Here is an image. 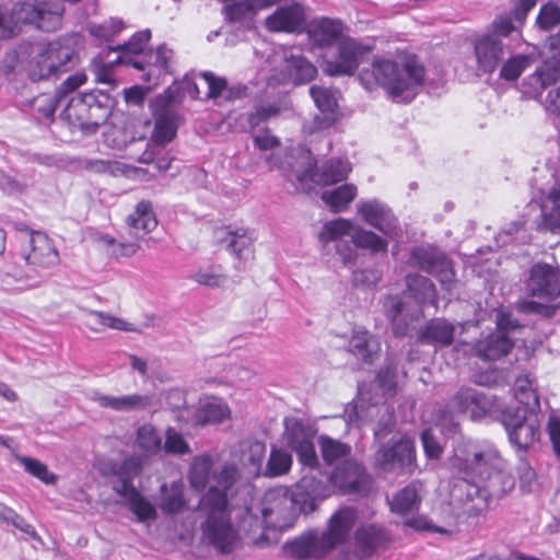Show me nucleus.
I'll return each mask as SVG.
<instances>
[{"label": "nucleus", "mask_w": 560, "mask_h": 560, "mask_svg": "<svg viewBox=\"0 0 560 560\" xmlns=\"http://www.w3.org/2000/svg\"><path fill=\"white\" fill-rule=\"evenodd\" d=\"M236 478L237 470L234 466L224 467L213 476L215 483L209 487L198 504L207 517L201 525L202 534L221 553L231 552L237 541V533L228 510L229 490L236 482Z\"/></svg>", "instance_id": "obj_1"}, {"label": "nucleus", "mask_w": 560, "mask_h": 560, "mask_svg": "<svg viewBox=\"0 0 560 560\" xmlns=\"http://www.w3.org/2000/svg\"><path fill=\"white\" fill-rule=\"evenodd\" d=\"M424 79L425 67L413 54L406 55L401 65L393 59L375 57L371 67L359 73V81L366 91L383 88L393 98L421 86Z\"/></svg>", "instance_id": "obj_2"}, {"label": "nucleus", "mask_w": 560, "mask_h": 560, "mask_svg": "<svg viewBox=\"0 0 560 560\" xmlns=\"http://www.w3.org/2000/svg\"><path fill=\"white\" fill-rule=\"evenodd\" d=\"M515 480L511 474L498 468L490 471L482 485L467 478L458 479L452 495L458 501L462 513L467 517L483 516L492 497H501L514 488Z\"/></svg>", "instance_id": "obj_3"}, {"label": "nucleus", "mask_w": 560, "mask_h": 560, "mask_svg": "<svg viewBox=\"0 0 560 560\" xmlns=\"http://www.w3.org/2000/svg\"><path fill=\"white\" fill-rule=\"evenodd\" d=\"M79 62L74 47L66 39H56L43 45L27 63V75L38 82L59 77L72 70Z\"/></svg>", "instance_id": "obj_4"}, {"label": "nucleus", "mask_w": 560, "mask_h": 560, "mask_svg": "<svg viewBox=\"0 0 560 560\" xmlns=\"http://www.w3.org/2000/svg\"><path fill=\"white\" fill-rule=\"evenodd\" d=\"M408 265L433 276L443 290L451 291L456 284V272L452 259L436 246L427 244L412 247Z\"/></svg>", "instance_id": "obj_5"}, {"label": "nucleus", "mask_w": 560, "mask_h": 560, "mask_svg": "<svg viewBox=\"0 0 560 560\" xmlns=\"http://www.w3.org/2000/svg\"><path fill=\"white\" fill-rule=\"evenodd\" d=\"M61 22V14L47 9V3L26 0L15 3L9 11L10 38L18 35L24 25H35L38 30L55 31Z\"/></svg>", "instance_id": "obj_6"}, {"label": "nucleus", "mask_w": 560, "mask_h": 560, "mask_svg": "<svg viewBox=\"0 0 560 560\" xmlns=\"http://www.w3.org/2000/svg\"><path fill=\"white\" fill-rule=\"evenodd\" d=\"M510 442L518 450L527 451L540 441V423L537 415H527L523 407H506L501 412Z\"/></svg>", "instance_id": "obj_7"}, {"label": "nucleus", "mask_w": 560, "mask_h": 560, "mask_svg": "<svg viewBox=\"0 0 560 560\" xmlns=\"http://www.w3.org/2000/svg\"><path fill=\"white\" fill-rule=\"evenodd\" d=\"M329 483L342 495L366 494L372 485V476L357 459H345L331 470Z\"/></svg>", "instance_id": "obj_8"}, {"label": "nucleus", "mask_w": 560, "mask_h": 560, "mask_svg": "<svg viewBox=\"0 0 560 560\" xmlns=\"http://www.w3.org/2000/svg\"><path fill=\"white\" fill-rule=\"evenodd\" d=\"M415 462V443L406 435L399 438L393 436L386 443L382 444L374 454L375 468L385 471L398 467L400 469H407L408 472L411 474L413 471Z\"/></svg>", "instance_id": "obj_9"}, {"label": "nucleus", "mask_w": 560, "mask_h": 560, "mask_svg": "<svg viewBox=\"0 0 560 560\" xmlns=\"http://www.w3.org/2000/svg\"><path fill=\"white\" fill-rule=\"evenodd\" d=\"M65 115L73 126L92 131L107 120L109 110L90 94L71 98Z\"/></svg>", "instance_id": "obj_10"}, {"label": "nucleus", "mask_w": 560, "mask_h": 560, "mask_svg": "<svg viewBox=\"0 0 560 560\" xmlns=\"http://www.w3.org/2000/svg\"><path fill=\"white\" fill-rule=\"evenodd\" d=\"M291 489L279 486L266 491L262 498L261 515L267 526L283 528L294 520Z\"/></svg>", "instance_id": "obj_11"}, {"label": "nucleus", "mask_w": 560, "mask_h": 560, "mask_svg": "<svg viewBox=\"0 0 560 560\" xmlns=\"http://www.w3.org/2000/svg\"><path fill=\"white\" fill-rule=\"evenodd\" d=\"M493 407V397L470 386H460L448 401L453 413L468 417L472 421L487 417Z\"/></svg>", "instance_id": "obj_12"}, {"label": "nucleus", "mask_w": 560, "mask_h": 560, "mask_svg": "<svg viewBox=\"0 0 560 560\" xmlns=\"http://www.w3.org/2000/svg\"><path fill=\"white\" fill-rule=\"evenodd\" d=\"M173 58V50L166 45H160L155 50H149L143 59H135L126 55H119L116 62H126L140 71H143L142 81L156 84L161 77L171 74L170 62Z\"/></svg>", "instance_id": "obj_13"}, {"label": "nucleus", "mask_w": 560, "mask_h": 560, "mask_svg": "<svg viewBox=\"0 0 560 560\" xmlns=\"http://www.w3.org/2000/svg\"><path fill=\"white\" fill-rule=\"evenodd\" d=\"M529 296L552 302L560 296V269L546 262H537L529 270L526 281Z\"/></svg>", "instance_id": "obj_14"}, {"label": "nucleus", "mask_w": 560, "mask_h": 560, "mask_svg": "<svg viewBox=\"0 0 560 560\" xmlns=\"http://www.w3.org/2000/svg\"><path fill=\"white\" fill-rule=\"evenodd\" d=\"M22 257L34 271L50 269L59 264V253L54 241L40 231L31 232Z\"/></svg>", "instance_id": "obj_15"}, {"label": "nucleus", "mask_w": 560, "mask_h": 560, "mask_svg": "<svg viewBox=\"0 0 560 560\" xmlns=\"http://www.w3.org/2000/svg\"><path fill=\"white\" fill-rule=\"evenodd\" d=\"M372 50V46L363 45L354 38L345 37L338 43L335 60L326 63L329 75H352L359 68L363 56Z\"/></svg>", "instance_id": "obj_16"}, {"label": "nucleus", "mask_w": 560, "mask_h": 560, "mask_svg": "<svg viewBox=\"0 0 560 560\" xmlns=\"http://www.w3.org/2000/svg\"><path fill=\"white\" fill-rule=\"evenodd\" d=\"M471 46L476 68L483 74H492L504 59V44L495 34H477Z\"/></svg>", "instance_id": "obj_17"}, {"label": "nucleus", "mask_w": 560, "mask_h": 560, "mask_svg": "<svg viewBox=\"0 0 560 560\" xmlns=\"http://www.w3.org/2000/svg\"><path fill=\"white\" fill-rule=\"evenodd\" d=\"M351 167L340 159H329L316 172V161L313 162L302 174L296 177L298 189L306 191L304 182L310 180L320 186L336 185L348 178Z\"/></svg>", "instance_id": "obj_18"}, {"label": "nucleus", "mask_w": 560, "mask_h": 560, "mask_svg": "<svg viewBox=\"0 0 560 560\" xmlns=\"http://www.w3.org/2000/svg\"><path fill=\"white\" fill-rule=\"evenodd\" d=\"M358 518L353 506L338 509L329 518L326 530L320 535L328 551L346 542Z\"/></svg>", "instance_id": "obj_19"}, {"label": "nucleus", "mask_w": 560, "mask_h": 560, "mask_svg": "<svg viewBox=\"0 0 560 560\" xmlns=\"http://www.w3.org/2000/svg\"><path fill=\"white\" fill-rule=\"evenodd\" d=\"M305 16L299 3L278 8L265 20V26L273 33H294L303 28Z\"/></svg>", "instance_id": "obj_20"}, {"label": "nucleus", "mask_w": 560, "mask_h": 560, "mask_svg": "<svg viewBox=\"0 0 560 560\" xmlns=\"http://www.w3.org/2000/svg\"><path fill=\"white\" fill-rule=\"evenodd\" d=\"M387 540L386 532L375 525L360 527L355 532L353 553H345L343 560H364L370 558Z\"/></svg>", "instance_id": "obj_21"}, {"label": "nucleus", "mask_w": 560, "mask_h": 560, "mask_svg": "<svg viewBox=\"0 0 560 560\" xmlns=\"http://www.w3.org/2000/svg\"><path fill=\"white\" fill-rule=\"evenodd\" d=\"M358 213L364 222L385 235H392L397 229V219L392 211L375 200L362 201L358 205Z\"/></svg>", "instance_id": "obj_22"}, {"label": "nucleus", "mask_w": 560, "mask_h": 560, "mask_svg": "<svg viewBox=\"0 0 560 560\" xmlns=\"http://www.w3.org/2000/svg\"><path fill=\"white\" fill-rule=\"evenodd\" d=\"M284 551L291 558L304 560L310 558H319L329 552L325 548L320 535L315 532L305 533L284 544Z\"/></svg>", "instance_id": "obj_23"}, {"label": "nucleus", "mask_w": 560, "mask_h": 560, "mask_svg": "<svg viewBox=\"0 0 560 560\" xmlns=\"http://www.w3.org/2000/svg\"><path fill=\"white\" fill-rule=\"evenodd\" d=\"M288 445L293 450L299 462L310 468H316L319 464L314 445V434L303 425L294 427L288 439Z\"/></svg>", "instance_id": "obj_24"}, {"label": "nucleus", "mask_w": 560, "mask_h": 560, "mask_svg": "<svg viewBox=\"0 0 560 560\" xmlns=\"http://www.w3.org/2000/svg\"><path fill=\"white\" fill-rule=\"evenodd\" d=\"M514 348L513 340L503 331H493L475 345L476 355L483 361H497Z\"/></svg>", "instance_id": "obj_25"}, {"label": "nucleus", "mask_w": 560, "mask_h": 560, "mask_svg": "<svg viewBox=\"0 0 560 560\" xmlns=\"http://www.w3.org/2000/svg\"><path fill=\"white\" fill-rule=\"evenodd\" d=\"M349 352L364 363L372 364L380 357L381 342L365 328L353 329L349 340Z\"/></svg>", "instance_id": "obj_26"}, {"label": "nucleus", "mask_w": 560, "mask_h": 560, "mask_svg": "<svg viewBox=\"0 0 560 560\" xmlns=\"http://www.w3.org/2000/svg\"><path fill=\"white\" fill-rule=\"evenodd\" d=\"M213 237L218 243H228V249L240 259L244 252L253 253V237L247 229H232L231 225L218 226L213 230Z\"/></svg>", "instance_id": "obj_27"}, {"label": "nucleus", "mask_w": 560, "mask_h": 560, "mask_svg": "<svg viewBox=\"0 0 560 560\" xmlns=\"http://www.w3.org/2000/svg\"><path fill=\"white\" fill-rule=\"evenodd\" d=\"M405 294L418 305L423 306L429 302H436V288L431 279L417 272H410L405 277Z\"/></svg>", "instance_id": "obj_28"}, {"label": "nucleus", "mask_w": 560, "mask_h": 560, "mask_svg": "<svg viewBox=\"0 0 560 560\" xmlns=\"http://www.w3.org/2000/svg\"><path fill=\"white\" fill-rule=\"evenodd\" d=\"M455 326L443 318H433L420 330L418 339L422 343L448 347L454 341Z\"/></svg>", "instance_id": "obj_29"}, {"label": "nucleus", "mask_w": 560, "mask_h": 560, "mask_svg": "<svg viewBox=\"0 0 560 560\" xmlns=\"http://www.w3.org/2000/svg\"><path fill=\"white\" fill-rule=\"evenodd\" d=\"M126 224L136 232L138 237L152 232L158 225L152 202L150 200L139 201L135 211L126 218Z\"/></svg>", "instance_id": "obj_30"}, {"label": "nucleus", "mask_w": 560, "mask_h": 560, "mask_svg": "<svg viewBox=\"0 0 560 560\" xmlns=\"http://www.w3.org/2000/svg\"><path fill=\"white\" fill-rule=\"evenodd\" d=\"M179 116L175 110L165 108L158 112L154 116V129L151 140L165 145L172 142L178 129Z\"/></svg>", "instance_id": "obj_31"}, {"label": "nucleus", "mask_w": 560, "mask_h": 560, "mask_svg": "<svg viewBox=\"0 0 560 560\" xmlns=\"http://www.w3.org/2000/svg\"><path fill=\"white\" fill-rule=\"evenodd\" d=\"M94 400L103 408H108L115 411H133L145 409L150 405L148 396L140 394H131L124 396H109L96 393Z\"/></svg>", "instance_id": "obj_32"}, {"label": "nucleus", "mask_w": 560, "mask_h": 560, "mask_svg": "<svg viewBox=\"0 0 560 560\" xmlns=\"http://www.w3.org/2000/svg\"><path fill=\"white\" fill-rule=\"evenodd\" d=\"M213 462L212 458L208 455L197 456L194 458L190 464L188 480L190 487L196 491H203L206 486L209 483L210 478L212 480L213 486L215 481L213 480V476L220 472L224 466L220 470H215L212 472ZM229 465H225L228 467Z\"/></svg>", "instance_id": "obj_33"}, {"label": "nucleus", "mask_w": 560, "mask_h": 560, "mask_svg": "<svg viewBox=\"0 0 560 560\" xmlns=\"http://www.w3.org/2000/svg\"><path fill=\"white\" fill-rule=\"evenodd\" d=\"M185 487L182 480L171 482V485L163 483L161 486V501L159 508L166 515H174L179 513L187 504Z\"/></svg>", "instance_id": "obj_34"}, {"label": "nucleus", "mask_w": 560, "mask_h": 560, "mask_svg": "<svg viewBox=\"0 0 560 560\" xmlns=\"http://www.w3.org/2000/svg\"><path fill=\"white\" fill-rule=\"evenodd\" d=\"M499 458L491 452H475L471 458L466 459L462 468L469 477H477L481 482L488 478L490 471H495Z\"/></svg>", "instance_id": "obj_35"}, {"label": "nucleus", "mask_w": 560, "mask_h": 560, "mask_svg": "<svg viewBox=\"0 0 560 560\" xmlns=\"http://www.w3.org/2000/svg\"><path fill=\"white\" fill-rule=\"evenodd\" d=\"M357 194L358 188L355 185L343 184L335 189L323 191L320 199L329 207L331 212L338 213L348 209Z\"/></svg>", "instance_id": "obj_36"}, {"label": "nucleus", "mask_w": 560, "mask_h": 560, "mask_svg": "<svg viewBox=\"0 0 560 560\" xmlns=\"http://www.w3.org/2000/svg\"><path fill=\"white\" fill-rule=\"evenodd\" d=\"M343 32V24L340 21L323 18L311 31V36L319 46H331L339 43Z\"/></svg>", "instance_id": "obj_37"}, {"label": "nucleus", "mask_w": 560, "mask_h": 560, "mask_svg": "<svg viewBox=\"0 0 560 560\" xmlns=\"http://www.w3.org/2000/svg\"><path fill=\"white\" fill-rule=\"evenodd\" d=\"M90 317L92 323H88V326L93 331L109 328L119 331L138 332L140 331L133 323L127 322L124 318L117 317L109 313L102 311H90Z\"/></svg>", "instance_id": "obj_38"}, {"label": "nucleus", "mask_w": 560, "mask_h": 560, "mask_svg": "<svg viewBox=\"0 0 560 560\" xmlns=\"http://www.w3.org/2000/svg\"><path fill=\"white\" fill-rule=\"evenodd\" d=\"M285 69L296 85L311 82L318 73L317 68L301 55L288 57L285 59Z\"/></svg>", "instance_id": "obj_39"}, {"label": "nucleus", "mask_w": 560, "mask_h": 560, "mask_svg": "<svg viewBox=\"0 0 560 560\" xmlns=\"http://www.w3.org/2000/svg\"><path fill=\"white\" fill-rule=\"evenodd\" d=\"M318 444L323 460L328 466H331L340 459H349L348 457L352 452L350 444L328 435H320L318 438Z\"/></svg>", "instance_id": "obj_40"}, {"label": "nucleus", "mask_w": 560, "mask_h": 560, "mask_svg": "<svg viewBox=\"0 0 560 560\" xmlns=\"http://www.w3.org/2000/svg\"><path fill=\"white\" fill-rule=\"evenodd\" d=\"M546 200L551 203V208H542L541 212V225L546 231L551 233L560 232V185L552 186L547 196Z\"/></svg>", "instance_id": "obj_41"}, {"label": "nucleus", "mask_w": 560, "mask_h": 560, "mask_svg": "<svg viewBox=\"0 0 560 560\" xmlns=\"http://www.w3.org/2000/svg\"><path fill=\"white\" fill-rule=\"evenodd\" d=\"M310 96L320 113L339 114L337 90L314 84L310 88Z\"/></svg>", "instance_id": "obj_42"}, {"label": "nucleus", "mask_w": 560, "mask_h": 560, "mask_svg": "<svg viewBox=\"0 0 560 560\" xmlns=\"http://www.w3.org/2000/svg\"><path fill=\"white\" fill-rule=\"evenodd\" d=\"M135 444L142 453L153 455L160 452L162 439L152 424L145 423L138 428Z\"/></svg>", "instance_id": "obj_43"}, {"label": "nucleus", "mask_w": 560, "mask_h": 560, "mask_svg": "<svg viewBox=\"0 0 560 560\" xmlns=\"http://www.w3.org/2000/svg\"><path fill=\"white\" fill-rule=\"evenodd\" d=\"M259 11L255 0H241L226 4L223 8V15L229 23H241L253 19Z\"/></svg>", "instance_id": "obj_44"}, {"label": "nucleus", "mask_w": 560, "mask_h": 560, "mask_svg": "<svg viewBox=\"0 0 560 560\" xmlns=\"http://www.w3.org/2000/svg\"><path fill=\"white\" fill-rule=\"evenodd\" d=\"M292 455L281 447L272 446L266 465L267 477H279L288 474L292 467Z\"/></svg>", "instance_id": "obj_45"}, {"label": "nucleus", "mask_w": 560, "mask_h": 560, "mask_svg": "<svg viewBox=\"0 0 560 560\" xmlns=\"http://www.w3.org/2000/svg\"><path fill=\"white\" fill-rule=\"evenodd\" d=\"M231 415L225 404L209 402L201 406L195 413L194 420L199 425L220 423Z\"/></svg>", "instance_id": "obj_46"}, {"label": "nucleus", "mask_w": 560, "mask_h": 560, "mask_svg": "<svg viewBox=\"0 0 560 560\" xmlns=\"http://www.w3.org/2000/svg\"><path fill=\"white\" fill-rule=\"evenodd\" d=\"M151 39L150 31L138 32L124 45H118L110 50L120 51V55L132 57L135 59H143L147 50V45Z\"/></svg>", "instance_id": "obj_47"}, {"label": "nucleus", "mask_w": 560, "mask_h": 560, "mask_svg": "<svg viewBox=\"0 0 560 560\" xmlns=\"http://www.w3.org/2000/svg\"><path fill=\"white\" fill-rule=\"evenodd\" d=\"M420 500L418 498L417 489L412 486H406L399 490L389 502L390 510L399 515H406L411 512Z\"/></svg>", "instance_id": "obj_48"}, {"label": "nucleus", "mask_w": 560, "mask_h": 560, "mask_svg": "<svg viewBox=\"0 0 560 560\" xmlns=\"http://www.w3.org/2000/svg\"><path fill=\"white\" fill-rule=\"evenodd\" d=\"M352 242L357 247L368 249L371 253H387L388 242L376 233L364 229H358L352 235Z\"/></svg>", "instance_id": "obj_49"}, {"label": "nucleus", "mask_w": 560, "mask_h": 560, "mask_svg": "<svg viewBox=\"0 0 560 560\" xmlns=\"http://www.w3.org/2000/svg\"><path fill=\"white\" fill-rule=\"evenodd\" d=\"M529 65L530 57L527 55L511 56L502 63L499 77L509 82L516 81Z\"/></svg>", "instance_id": "obj_50"}, {"label": "nucleus", "mask_w": 560, "mask_h": 560, "mask_svg": "<svg viewBox=\"0 0 560 560\" xmlns=\"http://www.w3.org/2000/svg\"><path fill=\"white\" fill-rule=\"evenodd\" d=\"M352 228V222L350 220L343 218L335 219L323 225L318 234V238L322 243L327 244L348 235Z\"/></svg>", "instance_id": "obj_51"}, {"label": "nucleus", "mask_w": 560, "mask_h": 560, "mask_svg": "<svg viewBox=\"0 0 560 560\" xmlns=\"http://www.w3.org/2000/svg\"><path fill=\"white\" fill-rule=\"evenodd\" d=\"M18 460L26 472L37 478L42 482L46 485H52L57 481V476L49 471L47 465L40 460L27 456H19Z\"/></svg>", "instance_id": "obj_52"}, {"label": "nucleus", "mask_w": 560, "mask_h": 560, "mask_svg": "<svg viewBox=\"0 0 560 560\" xmlns=\"http://www.w3.org/2000/svg\"><path fill=\"white\" fill-rule=\"evenodd\" d=\"M517 311L524 314H537L545 318H551L556 315L557 310L559 308L558 304L540 303L534 300H522L517 302L516 306Z\"/></svg>", "instance_id": "obj_53"}, {"label": "nucleus", "mask_w": 560, "mask_h": 560, "mask_svg": "<svg viewBox=\"0 0 560 560\" xmlns=\"http://www.w3.org/2000/svg\"><path fill=\"white\" fill-rule=\"evenodd\" d=\"M281 112V106L276 103L257 106L252 113L248 114L247 124L250 129H255L259 127L262 122H266L269 119L279 116Z\"/></svg>", "instance_id": "obj_54"}, {"label": "nucleus", "mask_w": 560, "mask_h": 560, "mask_svg": "<svg viewBox=\"0 0 560 560\" xmlns=\"http://www.w3.org/2000/svg\"><path fill=\"white\" fill-rule=\"evenodd\" d=\"M122 28L124 23L121 20L110 19L102 24H91L89 33L96 38L112 42Z\"/></svg>", "instance_id": "obj_55"}, {"label": "nucleus", "mask_w": 560, "mask_h": 560, "mask_svg": "<svg viewBox=\"0 0 560 560\" xmlns=\"http://www.w3.org/2000/svg\"><path fill=\"white\" fill-rule=\"evenodd\" d=\"M294 517L298 513L310 514L317 508L315 498L305 489L296 488L291 490Z\"/></svg>", "instance_id": "obj_56"}, {"label": "nucleus", "mask_w": 560, "mask_h": 560, "mask_svg": "<svg viewBox=\"0 0 560 560\" xmlns=\"http://www.w3.org/2000/svg\"><path fill=\"white\" fill-rule=\"evenodd\" d=\"M266 454V445L260 441H249L242 448V459L254 467H260Z\"/></svg>", "instance_id": "obj_57"}, {"label": "nucleus", "mask_w": 560, "mask_h": 560, "mask_svg": "<svg viewBox=\"0 0 560 560\" xmlns=\"http://www.w3.org/2000/svg\"><path fill=\"white\" fill-rule=\"evenodd\" d=\"M164 451L167 454L184 455L190 452V447L184 436L174 428L166 430Z\"/></svg>", "instance_id": "obj_58"}, {"label": "nucleus", "mask_w": 560, "mask_h": 560, "mask_svg": "<svg viewBox=\"0 0 560 560\" xmlns=\"http://www.w3.org/2000/svg\"><path fill=\"white\" fill-rule=\"evenodd\" d=\"M32 106L43 118L51 119L55 116L58 100L51 93H42L34 97Z\"/></svg>", "instance_id": "obj_59"}, {"label": "nucleus", "mask_w": 560, "mask_h": 560, "mask_svg": "<svg viewBox=\"0 0 560 560\" xmlns=\"http://www.w3.org/2000/svg\"><path fill=\"white\" fill-rule=\"evenodd\" d=\"M253 143L256 149L265 152L278 149L281 145V140L273 135L269 127H265L258 135L253 137Z\"/></svg>", "instance_id": "obj_60"}, {"label": "nucleus", "mask_w": 560, "mask_h": 560, "mask_svg": "<svg viewBox=\"0 0 560 560\" xmlns=\"http://www.w3.org/2000/svg\"><path fill=\"white\" fill-rule=\"evenodd\" d=\"M129 505L132 513L138 517L140 522L154 520L156 517L154 505L141 494L129 502Z\"/></svg>", "instance_id": "obj_61"}, {"label": "nucleus", "mask_w": 560, "mask_h": 560, "mask_svg": "<svg viewBox=\"0 0 560 560\" xmlns=\"http://www.w3.org/2000/svg\"><path fill=\"white\" fill-rule=\"evenodd\" d=\"M142 470L141 459L137 456H129L122 459L118 469L115 471L118 479H132L140 475Z\"/></svg>", "instance_id": "obj_62"}, {"label": "nucleus", "mask_w": 560, "mask_h": 560, "mask_svg": "<svg viewBox=\"0 0 560 560\" xmlns=\"http://www.w3.org/2000/svg\"><path fill=\"white\" fill-rule=\"evenodd\" d=\"M340 114L336 113H320L313 117L308 126L305 127L308 133L322 132L336 125L339 120Z\"/></svg>", "instance_id": "obj_63"}, {"label": "nucleus", "mask_w": 560, "mask_h": 560, "mask_svg": "<svg viewBox=\"0 0 560 560\" xmlns=\"http://www.w3.org/2000/svg\"><path fill=\"white\" fill-rule=\"evenodd\" d=\"M537 23L544 30H550L560 23V9L555 4H545L540 8Z\"/></svg>", "instance_id": "obj_64"}]
</instances>
